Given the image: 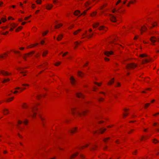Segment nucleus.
Here are the masks:
<instances>
[{
    "mask_svg": "<svg viewBox=\"0 0 159 159\" xmlns=\"http://www.w3.org/2000/svg\"><path fill=\"white\" fill-rule=\"evenodd\" d=\"M71 111L73 115L76 114L77 115L81 116L82 115H84L86 112V111H82V112H80V108H74L71 109Z\"/></svg>",
    "mask_w": 159,
    "mask_h": 159,
    "instance_id": "f257e3e1",
    "label": "nucleus"
},
{
    "mask_svg": "<svg viewBox=\"0 0 159 159\" xmlns=\"http://www.w3.org/2000/svg\"><path fill=\"white\" fill-rule=\"evenodd\" d=\"M137 66V64L134 63H131L128 64L126 66V68L129 69H130L134 68Z\"/></svg>",
    "mask_w": 159,
    "mask_h": 159,
    "instance_id": "f03ea898",
    "label": "nucleus"
},
{
    "mask_svg": "<svg viewBox=\"0 0 159 159\" xmlns=\"http://www.w3.org/2000/svg\"><path fill=\"white\" fill-rule=\"evenodd\" d=\"M150 40L153 43H154L156 41L159 42V37L157 39L155 37L153 36L150 38Z\"/></svg>",
    "mask_w": 159,
    "mask_h": 159,
    "instance_id": "7ed1b4c3",
    "label": "nucleus"
},
{
    "mask_svg": "<svg viewBox=\"0 0 159 159\" xmlns=\"http://www.w3.org/2000/svg\"><path fill=\"white\" fill-rule=\"evenodd\" d=\"M37 110V108L35 107H33L32 108V111L33 112V114H31L33 117H34L36 116V113L35 112V111Z\"/></svg>",
    "mask_w": 159,
    "mask_h": 159,
    "instance_id": "20e7f679",
    "label": "nucleus"
},
{
    "mask_svg": "<svg viewBox=\"0 0 159 159\" xmlns=\"http://www.w3.org/2000/svg\"><path fill=\"white\" fill-rule=\"evenodd\" d=\"M71 84L73 85H74L76 82V81L73 76H71L70 78Z\"/></svg>",
    "mask_w": 159,
    "mask_h": 159,
    "instance_id": "39448f33",
    "label": "nucleus"
},
{
    "mask_svg": "<svg viewBox=\"0 0 159 159\" xmlns=\"http://www.w3.org/2000/svg\"><path fill=\"white\" fill-rule=\"evenodd\" d=\"M0 73L4 75H8L10 74L8 72L2 70H0Z\"/></svg>",
    "mask_w": 159,
    "mask_h": 159,
    "instance_id": "423d86ee",
    "label": "nucleus"
},
{
    "mask_svg": "<svg viewBox=\"0 0 159 159\" xmlns=\"http://www.w3.org/2000/svg\"><path fill=\"white\" fill-rule=\"evenodd\" d=\"M104 54L107 56H109L110 55L113 54V52L112 51H106L104 53Z\"/></svg>",
    "mask_w": 159,
    "mask_h": 159,
    "instance_id": "0eeeda50",
    "label": "nucleus"
},
{
    "mask_svg": "<svg viewBox=\"0 0 159 159\" xmlns=\"http://www.w3.org/2000/svg\"><path fill=\"white\" fill-rule=\"evenodd\" d=\"M76 94L77 97L79 98H83L84 97V95L80 93H76Z\"/></svg>",
    "mask_w": 159,
    "mask_h": 159,
    "instance_id": "6e6552de",
    "label": "nucleus"
},
{
    "mask_svg": "<svg viewBox=\"0 0 159 159\" xmlns=\"http://www.w3.org/2000/svg\"><path fill=\"white\" fill-rule=\"evenodd\" d=\"M23 68H20L18 70L19 71H20V73L23 74L24 76H25V75L24 74L26 72V71L25 70H23Z\"/></svg>",
    "mask_w": 159,
    "mask_h": 159,
    "instance_id": "1a4fd4ad",
    "label": "nucleus"
},
{
    "mask_svg": "<svg viewBox=\"0 0 159 159\" xmlns=\"http://www.w3.org/2000/svg\"><path fill=\"white\" fill-rule=\"evenodd\" d=\"M110 19L113 22H115L116 20L115 17L114 16L112 15L111 16Z\"/></svg>",
    "mask_w": 159,
    "mask_h": 159,
    "instance_id": "9d476101",
    "label": "nucleus"
},
{
    "mask_svg": "<svg viewBox=\"0 0 159 159\" xmlns=\"http://www.w3.org/2000/svg\"><path fill=\"white\" fill-rule=\"evenodd\" d=\"M34 53V52L33 51V52H31L30 53L24 54L23 56V58L24 59H25L26 57H27L28 56H29V55H30V54H32V53Z\"/></svg>",
    "mask_w": 159,
    "mask_h": 159,
    "instance_id": "9b49d317",
    "label": "nucleus"
},
{
    "mask_svg": "<svg viewBox=\"0 0 159 159\" xmlns=\"http://www.w3.org/2000/svg\"><path fill=\"white\" fill-rule=\"evenodd\" d=\"M106 130V128H100L99 129V132L101 134H102Z\"/></svg>",
    "mask_w": 159,
    "mask_h": 159,
    "instance_id": "f8f14e48",
    "label": "nucleus"
},
{
    "mask_svg": "<svg viewBox=\"0 0 159 159\" xmlns=\"http://www.w3.org/2000/svg\"><path fill=\"white\" fill-rule=\"evenodd\" d=\"M78 75L80 77H83L84 75V74L81 71H79L78 72Z\"/></svg>",
    "mask_w": 159,
    "mask_h": 159,
    "instance_id": "ddd939ff",
    "label": "nucleus"
},
{
    "mask_svg": "<svg viewBox=\"0 0 159 159\" xmlns=\"http://www.w3.org/2000/svg\"><path fill=\"white\" fill-rule=\"evenodd\" d=\"M149 60H148L146 59H143L142 61V63L143 64H144L148 62H149Z\"/></svg>",
    "mask_w": 159,
    "mask_h": 159,
    "instance_id": "4468645a",
    "label": "nucleus"
},
{
    "mask_svg": "<svg viewBox=\"0 0 159 159\" xmlns=\"http://www.w3.org/2000/svg\"><path fill=\"white\" fill-rule=\"evenodd\" d=\"M79 154L78 152H77L76 153L73 154L70 157V159H72L73 157H76L77 156V155Z\"/></svg>",
    "mask_w": 159,
    "mask_h": 159,
    "instance_id": "2eb2a0df",
    "label": "nucleus"
},
{
    "mask_svg": "<svg viewBox=\"0 0 159 159\" xmlns=\"http://www.w3.org/2000/svg\"><path fill=\"white\" fill-rule=\"evenodd\" d=\"M63 37V35L62 34L59 35L58 37L57 38V40L58 41H59L62 39Z\"/></svg>",
    "mask_w": 159,
    "mask_h": 159,
    "instance_id": "dca6fc26",
    "label": "nucleus"
},
{
    "mask_svg": "<svg viewBox=\"0 0 159 159\" xmlns=\"http://www.w3.org/2000/svg\"><path fill=\"white\" fill-rule=\"evenodd\" d=\"M80 13V11L79 10L76 11L74 13V14L75 16H77Z\"/></svg>",
    "mask_w": 159,
    "mask_h": 159,
    "instance_id": "f3484780",
    "label": "nucleus"
},
{
    "mask_svg": "<svg viewBox=\"0 0 159 159\" xmlns=\"http://www.w3.org/2000/svg\"><path fill=\"white\" fill-rule=\"evenodd\" d=\"M9 80L10 79H4L3 81H2V83H4L7 82L9 81Z\"/></svg>",
    "mask_w": 159,
    "mask_h": 159,
    "instance_id": "a211bd4d",
    "label": "nucleus"
},
{
    "mask_svg": "<svg viewBox=\"0 0 159 159\" xmlns=\"http://www.w3.org/2000/svg\"><path fill=\"white\" fill-rule=\"evenodd\" d=\"M99 25V24L98 23H95L94 24H93V28H95L97 27Z\"/></svg>",
    "mask_w": 159,
    "mask_h": 159,
    "instance_id": "6ab92c4d",
    "label": "nucleus"
},
{
    "mask_svg": "<svg viewBox=\"0 0 159 159\" xmlns=\"http://www.w3.org/2000/svg\"><path fill=\"white\" fill-rule=\"evenodd\" d=\"M52 7V5L48 4L47 6V8L48 9H50Z\"/></svg>",
    "mask_w": 159,
    "mask_h": 159,
    "instance_id": "aec40b11",
    "label": "nucleus"
},
{
    "mask_svg": "<svg viewBox=\"0 0 159 159\" xmlns=\"http://www.w3.org/2000/svg\"><path fill=\"white\" fill-rule=\"evenodd\" d=\"M76 128L75 127L74 128V129H72V130H70V133H74L76 131Z\"/></svg>",
    "mask_w": 159,
    "mask_h": 159,
    "instance_id": "412c9836",
    "label": "nucleus"
},
{
    "mask_svg": "<svg viewBox=\"0 0 159 159\" xmlns=\"http://www.w3.org/2000/svg\"><path fill=\"white\" fill-rule=\"evenodd\" d=\"M114 82V79H112L111 80H110L108 83V84H111Z\"/></svg>",
    "mask_w": 159,
    "mask_h": 159,
    "instance_id": "4be33fe9",
    "label": "nucleus"
},
{
    "mask_svg": "<svg viewBox=\"0 0 159 159\" xmlns=\"http://www.w3.org/2000/svg\"><path fill=\"white\" fill-rule=\"evenodd\" d=\"M38 44V43H36V44H33V45H31L30 46H29L28 47V48H32L33 47H34V46H35L36 45H37V44Z\"/></svg>",
    "mask_w": 159,
    "mask_h": 159,
    "instance_id": "5701e85b",
    "label": "nucleus"
},
{
    "mask_svg": "<svg viewBox=\"0 0 159 159\" xmlns=\"http://www.w3.org/2000/svg\"><path fill=\"white\" fill-rule=\"evenodd\" d=\"M62 26V25L61 24H59L58 25H56L55 26V28H59L61 26Z\"/></svg>",
    "mask_w": 159,
    "mask_h": 159,
    "instance_id": "b1692460",
    "label": "nucleus"
},
{
    "mask_svg": "<svg viewBox=\"0 0 159 159\" xmlns=\"http://www.w3.org/2000/svg\"><path fill=\"white\" fill-rule=\"evenodd\" d=\"M8 113V111L7 109H4V114L5 115L7 114Z\"/></svg>",
    "mask_w": 159,
    "mask_h": 159,
    "instance_id": "393cba45",
    "label": "nucleus"
},
{
    "mask_svg": "<svg viewBox=\"0 0 159 159\" xmlns=\"http://www.w3.org/2000/svg\"><path fill=\"white\" fill-rule=\"evenodd\" d=\"M81 30V29H79V30H76V31H75V32H74V34H75V35L76 34L78 33H79L80 31Z\"/></svg>",
    "mask_w": 159,
    "mask_h": 159,
    "instance_id": "a878e982",
    "label": "nucleus"
},
{
    "mask_svg": "<svg viewBox=\"0 0 159 159\" xmlns=\"http://www.w3.org/2000/svg\"><path fill=\"white\" fill-rule=\"evenodd\" d=\"M11 25L12 27L14 28L16 27L17 26V25H16L15 23H14L13 24H11Z\"/></svg>",
    "mask_w": 159,
    "mask_h": 159,
    "instance_id": "bb28decb",
    "label": "nucleus"
},
{
    "mask_svg": "<svg viewBox=\"0 0 159 159\" xmlns=\"http://www.w3.org/2000/svg\"><path fill=\"white\" fill-rule=\"evenodd\" d=\"M147 30V28L146 27H144L143 28V27H142V28L140 30L141 31H145Z\"/></svg>",
    "mask_w": 159,
    "mask_h": 159,
    "instance_id": "cd10ccee",
    "label": "nucleus"
},
{
    "mask_svg": "<svg viewBox=\"0 0 159 159\" xmlns=\"http://www.w3.org/2000/svg\"><path fill=\"white\" fill-rule=\"evenodd\" d=\"M104 27V26H102L99 28L98 29L100 30H105Z\"/></svg>",
    "mask_w": 159,
    "mask_h": 159,
    "instance_id": "c85d7f7f",
    "label": "nucleus"
},
{
    "mask_svg": "<svg viewBox=\"0 0 159 159\" xmlns=\"http://www.w3.org/2000/svg\"><path fill=\"white\" fill-rule=\"evenodd\" d=\"M48 53V52L47 51H44L43 53V56L44 57L45 55L47 54Z\"/></svg>",
    "mask_w": 159,
    "mask_h": 159,
    "instance_id": "c756f323",
    "label": "nucleus"
},
{
    "mask_svg": "<svg viewBox=\"0 0 159 159\" xmlns=\"http://www.w3.org/2000/svg\"><path fill=\"white\" fill-rule=\"evenodd\" d=\"M14 98V97H11L7 100V102H10Z\"/></svg>",
    "mask_w": 159,
    "mask_h": 159,
    "instance_id": "7c9ffc66",
    "label": "nucleus"
},
{
    "mask_svg": "<svg viewBox=\"0 0 159 159\" xmlns=\"http://www.w3.org/2000/svg\"><path fill=\"white\" fill-rule=\"evenodd\" d=\"M153 142L155 143H156L159 142V141L156 139H154L153 140Z\"/></svg>",
    "mask_w": 159,
    "mask_h": 159,
    "instance_id": "2f4dec72",
    "label": "nucleus"
},
{
    "mask_svg": "<svg viewBox=\"0 0 159 159\" xmlns=\"http://www.w3.org/2000/svg\"><path fill=\"white\" fill-rule=\"evenodd\" d=\"M147 55L145 54H142L140 55V57H147Z\"/></svg>",
    "mask_w": 159,
    "mask_h": 159,
    "instance_id": "473e14b6",
    "label": "nucleus"
},
{
    "mask_svg": "<svg viewBox=\"0 0 159 159\" xmlns=\"http://www.w3.org/2000/svg\"><path fill=\"white\" fill-rule=\"evenodd\" d=\"M22 28V27H18L17 28L16 30V32H17L18 31L20 30H21V29Z\"/></svg>",
    "mask_w": 159,
    "mask_h": 159,
    "instance_id": "72a5a7b5",
    "label": "nucleus"
},
{
    "mask_svg": "<svg viewBox=\"0 0 159 159\" xmlns=\"http://www.w3.org/2000/svg\"><path fill=\"white\" fill-rule=\"evenodd\" d=\"M110 139L109 137H108L106 138H105V139H103V140L105 142H107V140H108Z\"/></svg>",
    "mask_w": 159,
    "mask_h": 159,
    "instance_id": "f704fd0d",
    "label": "nucleus"
},
{
    "mask_svg": "<svg viewBox=\"0 0 159 159\" xmlns=\"http://www.w3.org/2000/svg\"><path fill=\"white\" fill-rule=\"evenodd\" d=\"M104 100V99L102 98H100L98 99V100L99 102H102Z\"/></svg>",
    "mask_w": 159,
    "mask_h": 159,
    "instance_id": "c9c22d12",
    "label": "nucleus"
},
{
    "mask_svg": "<svg viewBox=\"0 0 159 159\" xmlns=\"http://www.w3.org/2000/svg\"><path fill=\"white\" fill-rule=\"evenodd\" d=\"M40 118H41V119L42 121V125L43 126H44V122H43V120H44V119L43 117H40Z\"/></svg>",
    "mask_w": 159,
    "mask_h": 159,
    "instance_id": "e433bc0d",
    "label": "nucleus"
},
{
    "mask_svg": "<svg viewBox=\"0 0 159 159\" xmlns=\"http://www.w3.org/2000/svg\"><path fill=\"white\" fill-rule=\"evenodd\" d=\"M23 108H25L28 107V106L25 104H24L23 105Z\"/></svg>",
    "mask_w": 159,
    "mask_h": 159,
    "instance_id": "4c0bfd02",
    "label": "nucleus"
},
{
    "mask_svg": "<svg viewBox=\"0 0 159 159\" xmlns=\"http://www.w3.org/2000/svg\"><path fill=\"white\" fill-rule=\"evenodd\" d=\"M36 2L37 4H40L41 2V0H37L36 1Z\"/></svg>",
    "mask_w": 159,
    "mask_h": 159,
    "instance_id": "58836bf2",
    "label": "nucleus"
},
{
    "mask_svg": "<svg viewBox=\"0 0 159 159\" xmlns=\"http://www.w3.org/2000/svg\"><path fill=\"white\" fill-rule=\"evenodd\" d=\"M1 20H2V22H5L6 21V19L5 18H2L1 19Z\"/></svg>",
    "mask_w": 159,
    "mask_h": 159,
    "instance_id": "ea45409f",
    "label": "nucleus"
},
{
    "mask_svg": "<svg viewBox=\"0 0 159 159\" xmlns=\"http://www.w3.org/2000/svg\"><path fill=\"white\" fill-rule=\"evenodd\" d=\"M88 10H87L86 11H84L80 16L81 15H84L86 13V11Z\"/></svg>",
    "mask_w": 159,
    "mask_h": 159,
    "instance_id": "a19ab883",
    "label": "nucleus"
},
{
    "mask_svg": "<svg viewBox=\"0 0 159 159\" xmlns=\"http://www.w3.org/2000/svg\"><path fill=\"white\" fill-rule=\"evenodd\" d=\"M152 25L153 27H155L157 25V24L156 22H155L154 24H152Z\"/></svg>",
    "mask_w": 159,
    "mask_h": 159,
    "instance_id": "79ce46f5",
    "label": "nucleus"
},
{
    "mask_svg": "<svg viewBox=\"0 0 159 159\" xmlns=\"http://www.w3.org/2000/svg\"><path fill=\"white\" fill-rule=\"evenodd\" d=\"M60 63H61V62H57V63H56V64H55V65L56 66H57L59 65L60 64Z\"/></svg>",
    "mask_w": 159,
    "mask_h": 159,
    "instance_id": "37998d69",
    "label": "nucleus"
},
{
    "mask_svg": "<svg viewBox=\"0 0 159 159\" xmlns=\"http://www.w3.org/2000/svg\"><path fill=\"white\" fill-rule=\"evenodd\" d=\"M150 105V104L149 103H147L145 104V107L146 108L148 107V106H149Z\"/></svg>",
    "mask_w": 159,
    "mask_h": 159,
    "instance_id": "c03bdc74",
    "label": "nucleus"
},
{
    "mask_svg": "<svg viewBox=\"0 0 159 159\" xmlns=\"http://www.w3.org/2000/svg\"><path fill=\"white\" fill-rule=\"evenodd\" d=\"M80 157L82 159H84V157L82 154L80 155Z\"/></svg>",
    "mask_w": 159,
    "mask_h": 159,
    "instance_id": "a18cd8bd",
    "label": "nucleus"
},
{
    "mask_svg": "<svg viewBox=\"0 0 159 159\" xmlns=\"http://www.w3.org/2000/svg\"><path fill=\"white\" fill-rule=\"evenodd\" d=\"M96 15V13L95 12H93L92 14H91V16H95Z\"/></svg>",
    "mask_w": 159,
    "mask_h": 159,
    "instance_id": "49530a36",
    "label": "nucleus"
},
{
    "mask_svg": "<svg viewBox=\"0 0 159 159\" xmlns=\"http://www.w3.org/2000/svg\"><path fill=\"white\" fill-rule=\"evenodd\" d=\"M94 83L96 84L98 86H100V85L102 84V83H98L97 82H95Z\"/></svg>",
    "mask_w": 159,
    "mask_h": 159,
    "instance_id": "de8ad7c7",
    "label": "nucleus"
},
{
    "mask_svg": "<svg viewBox=\"0 0 159 159\" xmlns=\"http://www.w3.org/2000/svg\"><path fill=\"white\" fill-rule=\"evenodd\" d=\"M89 145L88 144H86L85 146H83L81 148H84L85 147H87Z\"/></svg>",
    "mask_w": 159,
    "mask_h": 159,
    "instance_id": "09e8293b",
    "label": "nucleus"
},
{
    "mask_svg": "<svg viewBox=\"0 0 159 159\" xmlns=\"http://www.w3.org/2000/svg\"><path fill=\"white\" fill-rule=\"evenodd\" d=\"M48 31H47V32H44L43 33V36H44L45 35H46L47 34V33L48 32Z\"/></svg>",
    "mask_w": 159,
    "mask_h": 159,
    "instance_id": "8fccbe9b",
    "label": "nucleus"
},
{
    "mask_svg": "<svg viewBox=\"0 0 159 159\" xmlns=\"http://www.w3.org/2000/svg\"><path fill=\"white\" fill-rule=\"evenodd\" d=\"M8 31H7L5 33H2V34H3V35H5L6 34H8Z\"/></svg>",
    "mask_w": 159,
    "mask_h": 159,
    "instance_id": "3c124183",
    "label": "nucleus"
},
{
    "mask_svg": "<svg viewBox=\"0 0 159 159\" xmlns=\"http://www.w3.org/2000/svg\"><path fill=\"white\" fill-rule=\"evenodd\" d=\"M28 120H25L24 121V123L25 124H27L28 123Z\"/></svg>",
    "mask_w": 159,
    "mask_h": 159,
    "instance_id": "603ef678",
    "label": "nucleus"
},
{
    "mask_svg": "<svg viewBox=\"0 0 159 159\" xmlns=\"http://www.w3.org/2000/svg\"><path fill=\"white\" fill-rule=\"evenodd\" d=\"M22 123V122L20 120H19L18 122V123L19 124H21Z\"/></svg>",
    "mask_w": 159,
    "mask_h": 159,
    "instance_id": "864d4df0",
    "label": "nucleus"
},
{
    "mask_svg": "<svg viewBox=\"0 0 159 159\" xmlns=\"http://www.w3.org/2000/svg\"><path fill=\"white\" fill-rule=\"evenodd\" d=\"M105 60L106 61H109V59L108 58L106 57L105 58Z\"/></svg>",
    "mask_w": 159,
    "mask_h": 159,
    "instance_id": "5fc2aeb1",
    "label": "nucleus"
},
{
    "mask_svg": "<svg viewBox=\"0 0 159 159\" xmlns=\"http://www.w3.org/2000/svg\"><path fill=\"white\" fill-rule=\"evenodd\" d=\"M68 53V52H66L64 54H63V55H62V56L63 57H64L65 55L67 54Z\"/></svg>",
    "mask_w": 159,
    "mask_h": 159,
    "instance_id": "6e6d98bb",
    "label": "nucleus"
},
{
    "mask_svg": "<svg viewBox=\"0 0 159 159\" xmlns=\"http://www.w3.org/2000/svg\"><path fill=\"white\" fill-rule=\"evenodd\" d=\"M14 52L16 53H19V52H20L19 51H14Z\"/></svg>",
    "mask_w": 159,
    "mask_h": 159,
    "instance_id": "4d7b16f0",
    "label": "nucleus"
},
{
    "mask_svg": "<svg viewBox=\"0 0 159 159\" xmlns=\"http://www.w3.org/2000/svg\"><path fill=\"white\" fill-rule=\"evenodd\" d=\"M120 86V84L119 83H117V85L116 86L117 87V86Z\"/></svg>",
    "mask_w": 159,
    "mask_h": 159,
    "instance_id": "13d9d810",
    "label": "nucleus"
},
{
    "mask_svg": "<svg viewBox=\"0 0 159 159\" xmlns=\"http://www.w3.org/2000/svg\"><path fill=\"white\" fill-rule=\"evenodd\" d=\"M121 2V1L120 0H118L117 2L116 3V4H119V3H120Z\"/></svg>",
    "mask_w": 159,
    "mask_h": 159,
    "instance_id": "bf43d9fd",
    "label": "nucleus"
},
{
    "mask_svg": "<svg viewBox=\"0 0 159 159\" xmlns=\"http://www.w3.org/2000/svg\"><path fill=\"white\" fill-rule=\"evenodd\" d=\"M123 115H124V116L125 117V116H127L128 115V113L124 114Z\"/></svg>",
    "mask_w": 159,
    "mask_h": 159,
    "instance_id": "052dcab7",
    "label": "nucleus"
},
{
    "mask_svg": "<svg viewBox=\"0 0 159 159\" xmlns=\"http://www.w3.org/2000/svg\"><path fill=\"white\" fill-rule=\"evenodd\" d=\"M92 35H93V34L89 35L88 36V38L91 37H92Z\"/></svg>",
    "mask_w": 159,
    "mask_h": 159,
    "instance_id": "680f3d73",
    "label": "nucleus"
},
{
    "mask_svg": "<svg viewBox=\"0 0 159 159\" xmlns=\"http://www.w3.org/2000/svg\"><path fill=\"white\" fill-rule=\"evenodd\" d=\"M22 85L23 86H28L29 85L28 84H22Z\"/></svg>",
    "mask_w": 159,
    "mask_h": 159,
    "instance_id": "e2e57ef3",
    "label": "nucleus"
},
{
    "mask_svg": "<svg viewBox=\"0 0 159 159\" xmlns=\"http://www.w3.org/2000/svg\"><path fill=\"white\" fill-rule=\"evenodd\" d=\"M104 122L103 121H100L98 122L99 124H101V123H103Z\"/></svg>",
    "mask_w": 159,
    "mask_h": 159,
    "instance_id": "0e129e2a",
    "label": "nucleus"
},
{
    "mask_svg": "<svg viewBox=\"0 0 159 159\" xmlns=\"http://www.w3.org/2000/svg\"><path fill=\"white\" fill-rule=\"evenodd\" d=\"M15 89H20V87H17Z\"/></svg>",
    "mask_w": 159,
    "mask_h": 159,
    "instance_id": "69168bd1",
    "label": "nucleus"
},
{
    "mask_svg": "<svg viewBox=\"0 0 159 159\" xmlns=\"http://www.w3.org/2000/svg\"><path fill=\"white\" fill-rule=\"evenodd\" d=\"M75 45H76L79 44V43H78V42H76L75 43Z\"/></svg>",
    "mask_w": 159,
    "mask_h": 159,
    "instance_id": "338daca9",
    "label": "nucleus"
},
{
    "mask_svg": "<svg viewBox=\"0 0 159 159\" xmlns=\"http://www.w3.org/2000/svg\"><path fill=\"white\" fill-rule=\"evenodd\" d=\"M44 41H42L41 42V43L42 44H43L44 43Z\"/></svg>",
    "mask_w": 159,
    "mask_h": 159,
    "instance_id": "774afa93",
    "label": "nucleus"
}]
</instances>
